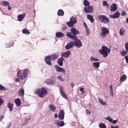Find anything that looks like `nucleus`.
Returning a JSON list of instances; mask_svg holds the SVG:
<instances>
[{"instance_id":"nucleus-1","label":"nucleus","mask_w":128,"mask_h":128,"mask_svg":"<svg viewBox=\"0 0 128 128\" xmlns=\"http://www.w3.org/2000/svg\"><path fill=\"white\" fill-rule=\"evenodd\" d=\"M80 34L79 31L76 28H74L70 30V32H68L66 34L67 36L70 38L74 40L77 38L76 35Z\"/></svg>"},{"instance_id":"nucleus-2","label":"nucleus","mask_w":128,"mask_h":128,"mask_svg":"<svg viewBox=\"0 0 128 128\" xmlns=\"http://www.w3.org/2000/svg\"><path fill=\"white\" fill-rule=\"evenodd\" d=\"M34 93L37 94L40 98H43L46 96L48 94V91L46 89L44 88H38L36 89Z\"/></svg>"},{"instance_id":"nucleus-3","label":"nucleus","mask_w":128,"mask_h":128,"mask_svg":"<svg viewBox=\"0 0 128 128\" xmlns=\"http://www.w3.org/2000/svg\"><path fill=\"white\" fill-rule=\"evenodd\" d=\"M101 49L99 50V52L102 55L104 58L107 57L108 54L110 53V50L105 46H102Z\"/></svg>"},{"instance_id":"nucleus-4","label":"nucleus","mask_w":128,"mask_h":128,"mask_svg":"<svg viewBox=\"0 0 128 128\" xmlns=\"http://www.w3.org/2000/svg\"><path fill=\"white\" fill-rule=\"evenodd\" d=\"M22 71V73H21L20 70L18 71L17 74V76L22 80H24L28 75L29 70L28 69H25Z\"/></svg>"},{"instance_id":"nucleus-5","label":"nucleus","mask_w":128,"mask_h":128,"mask_svg":"<svg viewBox=\"0 0 128 128\" xmlns=\"http://www.w3.org/2000/svg\"><path fill=\"white\" fill-rule=\"evenodd\" d=\"M109 32V30L107 28L105 27H102L101 29L100 36L102 38H105Z\"/></svg>"},{"instance_id":"nucleus-6","label":"nucleus","mask_w":128,"mask_h":128,"mask_svg":"<svg viewBox=\"0 0 128 128\" xmlns=\"http://www.w3.org/2000/svg\"><path fill=\"white\" fill-rule=\"evenodd\" d=\"M77 22V18L76 17L72 16L70 18L69 22L66 23V24L69 27H72L74 26V24H76Z\"/></svg>"},{"instance_id":"nucleus-7","label":"nucleus","mask_w":128,"mask_h":128,"mask_svg":"<svg viewBox=\"0 0 128 128\" xmlns=\"http://www.w3.org/2000/svg\"><path fill=\"white\" fill-rule=\"evenodd\" d=\"M98 18L101 22L106 24L108 23L109 22V19L105 15H99Z\"/></svg>"},{"instance_id":"nucleus-8","label":"nucleus","mask_w":128,"mask_h":128,"mask_svg":"<svg viewBox=\"0 0 128 128\" xmlns=\"http://www.w3.org/2000/svg\"><path fill=\"white\" fill-rule=\"evenodd\" d=\"M74 40V45L75 46L77 47L78 48L82 46V43L80 40L76 38Z\"/></svg>"},{"instance_id":"nucleus-9","label":"nucleus","mask_w":128,"mask_h":128,"mask_svg":"<svg viewBox=\"0 0 128 128\" xmlns=\"http://www.w3.org/2000/svg\"><path fill=\"white\" fill-rule=\"evenodd\" d=\"M84 10L86 13H92L93 11V8L92 6H90L88 7L84 8Z\"/></svg>"},{"instance_id":"nucleus-10","label":"nucleus","mask_w":128,"mask_h":128,"mask_svg":"<svg viewBox=\"0 0 128 128\" xmlns=\"http://www.w3.org/2000/svg\"><path fill=\"white\" fill-rule=\"evenodd\" d=\"M52 60L51 59L50 56V55L48 56L45 57V62L48 65L51 66L52 64V63L51 62Z\"/></svg>"},{"instance_id":"nucleus-11","label":"nucleus","mask_w":128,"mask_h":128,"mask_svg":"<svg viewBox=\"0 0 128 128\" xmlns=\"http://www.w3.org/2000/svg\"><path fill=\"white\" fill-rule=\"evenodd\" d=\"M64 112L63 110H60L59 113L58 115V118L60 120H63L64 118Z\"/></svg>"},{"instance_id":"nucleus-12","label":"nucleus","mask_w":128,"mask_h":128,"mask_svg":"<svg viewBox=\"0 0 128 128\" xmlns=\"http://www.w3.org/2000/svg\"><path fill=\"white\" fill-rule=\"evenodd\" d=\"M74 45V42L71 41L68 42L65 48L66 50H68L73 47Z\"/></svg>"},{"instance_id":"nucleus-13","label":"nucleus","mask_w":128,"mask_h":128,"mask_svg":"<svg viewBox=\"0 0 128 128\" xmlns=\"http://www.w3.org/2000/svg\"><path fill=\"white\" fill-rule=\"evenodd\" d=\"M56 82L55 80H51L50 79H48L45 81V83H46L47 85L54 84Z\"/></svg>"},{"instance_id":"nucleus-14","label":"nucleus","mask_w":128,"mask_h":128,"mask_svg":"<svg viewBox=\"0 0 128 128\" xmlns=\"http://www.w3.org/2000/svg\"><path fill=\"white\" fill-rule=\"evenodd\" d=\"M62 88H60V94L62 96L66 99H67L68 98L65 94L63 90V88L62 86H61Z\"/></svg>"},{"instance_id":"nucleus-15","label":"nucleus","mask_w":128,"mask_h":128,"mask_svg":"<svg viewBox=\"0 0 128 128\" xmlns=\"http://www.w3.org/2000/svg\"><path fill=\"white\" fill-rule=\"evenodd\" d=\"M55 67L56 68V70L57 72H62L64 74L65 73V70L63 69L62 68L56 66H55Z\"/></svg>"},{"instance_id":"nucleus-16","label":"nucleus","mask_w":128,"mask_h":128,"mask_svg":"<svg viewBox=\"0 0 128 128\" xmlns=\"http://www.w3.org/2000/svg\"><path fill=\"white\" fill-rule=\"evenodd\" d=\"M70 51H67L62 54L61 56L65 58H68L70 56Z\"/></svg>"},{"instance_id":"nucleus-17","label":"nucleus","mask_w":128,"mask_h":128,"mask_svg":"<svg viewBox=\"0 0 128 128\" xmlns=\"http://www.w3.org/2000/svg\"><path fill=\"white\" fill-rule=\"evenodd\" d=\"M14 42L13 41H10L6 44V48L10 47L14 45Z\"/></svg>"},{"instance_id":"nucleus-18","label":"nucleus","mask_w":128,"mask_h":128,"mask_svg":"<svg viewBox=\"0 0 128 128\" xmlns=\"http://www.w3.org/2000/svg\"><path fill=\"white\" fill-rule=\"evenodd\" d=\"M64 60V58L62 57H61L58 59L57 62L58 65L60 66H62L63 65V62Z\"/></svg>"},{"instance_id":"nucleus-19","label":"nucleus","mask_w":128,"mask_h":128,"mask_svg":"<svg viewBox=\"0 0 128 128\" xmlns=\"http://www.w3.org/2000/svg\"><path fill=\"white\" fill-rule=\"evenodd\" d=\"M25 16V13L19 15L18 17V20L20 22L24 18Z\"/></svg>"},{"instance_id":"nucleus-20","label":"nucleus","mask_w":128,"mask_h":128,"mask_svg":"<svg viewBox=\"0 0 128 128\" xmlns=\"http://www.w3.org/2000/svg\"><path fill=\"white\" fill-rule=\"evenodd\" d=\"M87 19L89 20L92 23L94 22V20L92 16L89 14H88L87 15Z\"/></svg>"},{"instance_id":"nucleus-21","label":"nucleus","mask_w":128,"mask_h":128,"mask_svg":"<svg viewBox=\"0 0 128 128\" xmlns=\"http://www.w3.org/2000/svg\"><path fill=\"white\" fill-rule=\"evenodd\" d=\"M117 8L116 5V4H112L110 7V10L112 12L116 10Z\"/></svg>"},{"instance_id":"nucleus-22","label":"nucleus","mask_w":128,"mask_h":128,"mask_svg":"<svg viewBox=\"0 0 128 128\" xmlns=\"http://www.w3.org/2000/svg\"><path fill=\"white\" fill-rule=\"evenodd\" d=\"M7 106L9 109L10 111L12 112L13 110L14 104L10 102H8L7 103Z\"/></svg>"},{"instance_id":"nucleus-23","label":"nucleus","mask_w":128,"mask_h":128,"mask_svg":"<svg viewBox=\"0 0 128 128\" xmlns=\"http://www.w3.org/2000/svg\"><path fill=\"white\" fill-rule=\"evenodd\" d=\"M18 92L19 94L21 96H23L24 95V90L23 88H21L18 90Z\"/></svg>"},{"instance_id":"nucleus-24","label":"nucleus","mask_w":128,"mask_h":128,"mask_svg":"<svg viewBox=\"0 0 128 128\" xmlns=\"http://www.w3.org/2000/svg\"><path fill=\"white\" fill-rule=\"evenodd\" d=\"M15 102L16 105L18 106H19L21 105V100L19 98H18L15 100Z\"/></svg>"},{"instance_id":"nucleus-25","label":"nucleus","mask_w":128,"mask_h":128,"mask_svg":"<svg viewBox=\"0 0 128 128\" xmlns=\"http://www.w3.org/2000/svg\"><path fill=\"white\" fill-rule=\"evenodd\" d=\"M1 5L4 6H8L10 5V3L8 1H4L0 3Z\"/></svg>"},{"instance_id":"nucleus-26","label":"nucleus","mask_w":128,"mask_h":128,"mask_svg":"<svg viewBox=\"0 0 128 128\" xmlns=\"http://www.w3.org/2000/svg\"><path fill=\"white\" fill-rule=\"evenodd\" d=\"M56 36L58 38L63 37L64 36V34L61 32H57L56 34Z\"/></svg>"},{"instance_id":"nucleus-27","label":"nucleus","mask_w":128,"mask_h":128,"mask_svg":"<svg viewBox=\"0 0 128 128\" xmlns=\"http://www.w3.org/2000/svg\"><path fill=\"white\" fill-rule=\"evenodd\" d=\"M100 62H94L93 63V66L95 68H98L100 66Z\"/></svg>"},{"instance_id":"nucleus-28","label":"nucleus","mask_w":128,"mask_h":128,"mask_svg":"<svg viewBox=\"0 0 128 128\" xmlns=\"http://www.w3.org/2000/svg\"><path fill=\"white\" fill-rule=\"evenodd\" d=\"M56 124L57 126L60 127L64 125V121H63L60 122L58 121Z\"/></svg>"},{"instance_id":"nucleus-29","label":"nucleus","mask_w":128,"mask_h":128,"mask_svg":"<svg viewBox=\"0 0 128 128\" xmlns=\"http://www.w3.org/2000/svg\"><path fill=\"white\" fill-rule=\"evenodd\" d=\"M64 12L61 9H60L58 11L57 15L58 16H63L64 15Z\"/></svg>"},{"instance_id":"nucleus-30","label":"nucleus","mask_w":128,"mask_h":128,"mask_svg":"<svg viewBox=\"0 0 128 128\" xmlns=\"http://www.w3.org/2000/svg\"><path fill=\"white\" fill-rule=\"evenodd\" d=\"M49 108L52 111L54 112L56 110V108L52 105H49Z\"/></svg>"},{"instance_id":"nucleus-31","label":"nucleus","mask_w":128,"mask_h":128,"mask_svg":"<svg viewBox=\"0 0 128 128\" xmlns=\"http://www.w3.org/2000/svg\"><path fill=\"white\" fill-rule=\"evenodd\" d=\"M126 75L123 74L122 75L120 79V80L121 82H123L126 79Z\"/></svg>"},{"instance_id":"nucleus-32","label":"nucleus","mask_w":128,"mask_h":128,"mask_svg":"<svg viewBox=\"0 0 128 128\" xmlns=\"http://www.w3.org/2000/svg\"><path fill=\"white\" fill-rule=\"evenodd\" d=\"M120 15V13L118 12H116L115 13L113 14L114 18H117Z\"/></svg>"},{"instance_id":"nucleus-33","label":"nucleus","mask_w":128,"mask_h":128,"mask_svg":"<svg viewBox=\"0 0 128 128\" xmlns=\"http://www.w3.org/2000/svg\"><path fill=\"white\" fill-rule=\"evenodd\" d=\"M98 100L99 101L100 103L102 105H107V103L106 102H103V100L102 99H100V98H99Z\"/></svg>"},{"instance_id":"nucleus-34","label":"nucleus","mask_w":128,"mask_h":128,"mask_svg":"<svg viewBox=\"0 0 128 128\" xmlns=\"http://www.w3.org/2000/svg\"><path fill=\"white\" fill-rule=\"evenodd\" d=\"M51 59L52 60H54L58 58V56L56 54H54L50 56Z\"/></svg>"},{"instance_id":"nucleus-35","label":"nucleus","mask_w":128,"mask_h":128,"mask_svg":"<svg viewBox=\"0 0 128 128\" xmlns=\"http://www.w3.org/2000/svg\"><path fill=\"white\" fill-rule=\"evenodd\" d=\"M22 32L24 34H29L30 33V32L29 31V30L26 28H24L22 30Z\"/></svg>"},{"instance_id":"nucleus-36","label":"nucleus","mask_w":128,"mask_h":128,"mask_svg":"<svg viewBox=\"0 0 128 128\" xmlns=\"http://www.w3.org/2000/svg\"><path fill=\"white\" fill-rule=\"evenodd\" d=\"M125 32V30L124 29L122 28H121L120 29L119 33L120 34L121 36L124 35V33Z\"/></svg>"},{"instance_id":"nucleus-37","label":"nucleus","mask_w":128,"mask_h":128,"mask_svg":"<svg viewBox=\"0 0 128 128\" xmlns=\"http://www.w3.org/2000/svg\"><path fill=\"white\" fill-rule=\"evenodd\" d=\"M128 52V51L126 50L121 51L120 53L122 56H124L127 54Z\"/></svg>"},{"instance_id":"nucleus-38","label":"nucleus","mask_w":128,"mask_h":128,"mask_svg":"<svg viewBox=\"0 0 128 128\" xmlns=\"http://www.w3.org/2000/svg\"><path fill=\"white\" fill-rule=\"evenodd\" d=\"M99 126L100 128H106L105 124L102 123H100L99 124Z\"/></svg>"},{"instance_id":"nucleus-39","label":"nucleus","mask_w":128,"mask_h":128,"mask_svg":"<svg viewBox=\"0 0 128 128\" xmlns=\"http://www.w3.org/2000/svg\"><path fill=\"white\" fill-rule=\"evenodd\" d=\"M83 4L85 6H89L90 5L89 2L87 0H84Z\"/></svg>"},{"instance_id":"nucleus-40","label":"nucleus","mask_w":128,"mask_h":128,"mask_svg":"<svg viewBox=\"0 0 128 128\" xmlns=\"http://www.w3.org/2000/svg\"><path fill=\"white\" fill-rule=\"evenodd\" d=\"M90 60L92 61H98L99 60L95 57L91 56L90 58Z\"/></svg>"},{"instance_id":"nucleus-41","label":"nucleus","mask_w":128,"mask_h":128,"mask_svg":"<svg viewBox=\"0 0 128 128\" xmlns=\"http://www.w3.org/2000/svg\"><path fill=\"white\" fill-rule=\"evenodd\" d=\"M6 90L4 86L0 84V91L3 90L4 91Z\"/></svg>"},{"instance_id":"nucleus-42","label":"nucleus","mask_w":128,"mask_h":128,"mask_svg":"<svg viewBox=\"0 0 128 128\" xmlns=\"http://www.w3.org/2000/svg\"><path fill=\"white\" fill-rule=\"evenodd\" d=\"M106 119L108 120L110 122H112L113 120L112 118H110L109 116L108 117L106 118Z\"/></svg>"},{"instance_id":"nucleus-43","label":"nucleus","mask_w":128,"mask_h":128,"mask_svg":"<svg viewBox=\"0 0 128 128\" xmlns=\"http://www.w3.org/2000/svg\"><path fill=\"white\" fill-rule=\"evenodd\" d=\"M109 88L110 89V90L112 93V94L114 95L113 93V91L112 89V84H110L109 86Z\"/></svg>"},{"instance_id":"nucleus-44","label":"nucleus","mask_w":128,"mask_h":128,"mask_svg":"<svg viewBox=\"0 0 128 128\" xmlns=\"http://www.w3.org/2000/svg\"><path fill=\"white\" fill-rule=\"evenodd\" d=\"M103 5L104 6H106L107 7H108V5L106 1H103Z\"/></svg>"},{"instance_id":"nucleus-45","label":"nucleus","mask_w":128,"mask_h":128,"mask_svg":"<svg viewBox=\"0 0 128 128\" xmlns=\"http://www.w3.org/2000/svg\"><path fill=\"white\" fill-rule=\"evenodd\" d=\"M125 47L126 50L128 51V42L125 43Z\"/></svg>"},{"instance_id":"nucleus-46","label":"nucleus","mask_w":128,"mask_h":128,"mask_svg":"<svg viewBox=\"0 0 128 128\" xmlns=\"http://www.w3.org/2000/svg\"><path fill=\"white\" fill-rule=\"evenodd\" d=\"M4 103V101L1 98L0 96V106L2 105Z\"/></svg>"},{"instance_id":"nucleus-47","label":"nucleus","mask_w":128,"mask_h":128,"mask_svg":"<svg viewBox=\"0 0 128 128\" xmlns=\"http://www.w3.org/2000/svg\"><path fill=\"white\" fill-rule=\"evenodd\" d=\"M86 34L87 35H88L90 33V30L88 29V28H86Z\"/></svg>"},{"instance_id":"nucleus-48","label":"nucleus","mask_w":128,"mask_h":128,"mask_svg":"<svg viewBox=\"0 0 128 128\" xmlns=\"http://www.w3.org/2000/svg\"><path fill=\"white\" fill-rule=\"evenodd\" d=\"M80 90L81 91V94H82L84 93V89L83 88H80Z\"/></svg>"},{"instance_id":"nucleus-49","label":"nucleus","mask_w":128,"mask_h":128,"mask_svg":"<svg viewBox=\"0 0 128 128\" xmlns=\"http://www.w3.org/2000/svg\"><path fill=\"white\" fill-rule=\"evenodd\" d=\"M126 14V12L122 10V12L121 13V15L122 16H124Z\"/></svg>"},{"instance_id":"nucleus-50","label":"nucleus","mask_w":128,"mask_h":128,"mask_svg":"<svg viewBox=\"0 0 128 128\" xmlns=\"http://www.w3.org/2000/svg\"><path fill=\"white\" fill-rule=\"evenodd\" d=\"M58 78L59 80H60L62 81H64V79H62V77L60 76H59L58 77Z\"/></svg>"},{"instance_id":"nucleus-51","label":"nucleus","mask_w":128,"mask_h":128,"mask_svg":"<svg viewBox=\"0 0 128 128\" xmlns=\"http://www.w3.org/2000/svg\"><path fill=\"white\" fill-rule=\"evenodd\" d=\"M12 124L11 122H10L9 123H8L7 126L6 128H9L10 126Z\"/></svg>"},{"instance_id":"nucleus-52","label":"nucleus","mask_w":128,"mask_h":128,"mask_svg":"<svg viewBox=\"0 0 128 128\" xmlns=\"http://www.w3.org/2000/svg\"><path fill=\"white\" fill-rule=\"evenodd\" d=\"M86 114L88 115L90 114L91 113L90 111L88 110H86Z\"/></svg>"},{"instance_id":"nucleus-53","label":"nucleus","mask_w":128,"mask_h":128,"mask_svg":"<svg viewBox=\"0 0 128 128\" xmlns=\"http://www.w3.org/2000/svg\"><path fill=\"white\" fill-rule=\"evenodd\" d=\"M125 58L126 61V63H128V56H125Z\"/></svg>"},{"instance_id":"nucleus-54","label":"nucleus","mask_w":128,"mask_h":128,"mask_svg":"<svg viewBox=\"0 0 128 128\" xmlns=\"http://www.w3.org/2000/svg\"><path fill=\"white\" fill-rule=\"evenodd\" d=\"M118 122L117 120H114L112 121V123L113 124H115L117 122Z\"/></svg>"},{"instance_id":"nucleus-55","label":"nucleus","mask_w":128,"mask_h":128,"mask_svg":"<svg viewBox=\"0 0 128 128\" xmlns=\"http://www.w3.org/2000/svg\"><path fill=\"white\" fill-rule=\"evenodd\" d=\"M20 81V79L18 78H16L15 79V81L17 82H18Z\"/></svg>"},{"instance_id":"nucleus-56","label":"nucleus","mask_w":128,"mask_h":128,"mask_svg":"<svg viewBox=\"0 0 128 128\" xmlns=\"http://www.w3.org/2000/svg\"><path fill=\"white\" fill-rule=\"evenodd\" d=\"M110 128H118V126L114 127L113 125H111Z\"/></svg>"},{"instance_id":"nucleus-57","label":"nucleus","mask_w":128,"mask_h":128,"mask_svg":"<svg viewBox=\"0 0 128 128\" xmlns=\"http://www.w3.org/2000/svg\"><path fill=\"white\" fill-rule=\"evenodd\" d=\"M58 117V115L57 114H54V118H57Z\"/></svg>"},{"instance_id":"nucleus-58","label":"nucleus","mask_w":128,"mask_h":128,"mask_svg":"<svg viewBox=\"0 0 128 128\" xmlns=\"http://www.w3.org/2000/svg\"><path fill=\"white\" fill-rule=\"evenodd\" d=\"M4 115H2L0 117V120H1L4 118Z\"/></svg>"},{"instance_id":"nucleus-59","label":"nucleus","mask_w":128,"mask_h":128,"mask_svg":"<svg viewBox=\"0 0 128 128\" xmlns=\"http://www.w3.org/2000/svg\"><path fill=\"white\" fill-rule=\"evenodd\" d=\"M84 26H85V28H88L87 26V25H86V24L84 22Z\"/></svg>"},{"instance_id":"nucleus-60","label":"nucleus","mask_w":128,"mask_h":128,"mask_svg":"<svg viewBox=\"0 0 128 128\" xmlns=\"http://www.w3.org/2000/svg\"><path fill=\"white\" fill-rule=\"evenodd\" d=\"M67 27L65 26L62 27V29L64 30H66V29Z\"/></svg>"},{"instance_id":"nucleus-61","label":"nucleus","mask_w":128,"mask_h":128,"mask_svg":"<svg viewBox=\"0 0 128 128\" xmlns=\"http://www.w3.org/2000/svg\"><path fill=\"white\" fill-rule=\"evenodd\" d=\"M8 6V10H10L12 8L10 6Z\"/></svg>"},{"instance_id":"nucleus-62","label":"nucleus","mask_w":128,"mask_h":128,"mask_svg":"<svg viewBox=\"0 0 128 128\" xmlns=\"http://www.w3.org/2000/svg\"><path fill=\"white\" fill-rule=\"evenodd\" d=\"M70 84L71 86H72V87H73L74 86V83H73V82H71Z\"/></svg>"},{"instance_id":"nucleus-63","label":"nucleus","mask_w":128,"mask_h":128,"mask_svg":"<svg viewBox=\"0 0 128 128\" xmlns=\"http://www.w3.org/2000/svg\"><path fill=\"white\" fill-rule=\"evenodd\" d=\"M109 17L110 18H114V16H113V15H110L109 16Z\"/></svg>"},{"instance_id":"nucleus-64","label":"nucleus","mask_w":128,"mask_h":128,"mask_svg":"<svg viewBox=\"0 0 128 128\" xmlns=\"http://www.w3.org/2000/svg\"><path fill=\"white\" fill-rule=\"evenodd\" d=\"M126 22L128 23V18H127L126 19Z\"/></svg>"}]
</instances>
